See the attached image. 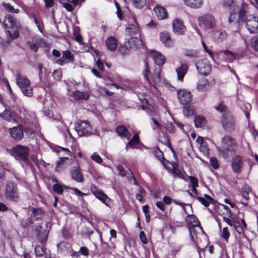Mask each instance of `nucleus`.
Wrapping results in <instances>:
<instances>
[{
  "label": "nucleus",
  "instance_id": "f257e3e1",
  "mask_svg": "<svg viewBox=\"0 0 258 258\" xmlns=\"http://www.w3.org/2000/svg\"><path fill=\"white\" fill-rule=\"evenodd\" d=\"M16 83L21 88L24 95L31 97L33 95V90L30 87V81L25 76L18 73L16 76Z\"/></svg>",
  "mask_w": 258,
  "mask_h": 258
},
{
  "label": "nucleus",
  "instance_id": "f03ea898",
  "mask_svg": "<svg viewBox=\"0 0 258 258\" xmlns=\"http://www.w3.org/2000/svg\"><path fill=\"white\" fill-rule=\"evenodd\" d=\"M7 151L16 159L28 162L29 149L27 147L15 146L12 150L8 149Z\"/></svg>",
  "mask_w": 258,
  "mask_h": 258
},
{
  "label": "nucleus",
  "instance_id": "7ed1b4c3",
  "mask_svg": "<svg viewBox=\"0 0 258 258\" xmlns=\"http://www.w3.org/2000/svg\"><path fill=\"white\" fill-rule=\"evenodd\" d=\"M75 129L79 136H88L92 133L90 123L86 120H78L75 123Z\"/></svg>",
  "mask_w": 258,
  "mask_h": 258
},
{
  "label": "nucleus",
  "instance_id": "20e7f679",
  "mask_svg": "<svg viewBox=\"0 0 258 258\" xmlns=\"http://www.w3.org/2000/svg\"><path fill=\"white\" fill-rule=\"evenodd\" d=\"M5 195L8 199L14 202H18L19 199L17 187L12 182H9L7 184Z\"/></svg>",
  "mask_w": 258,
  "mask_h": 258
},
{
  "label": "nucleus",
  "instance_id": "39448f33",
  "mask_svg": "<svg viewBox=\"0 0 258 258\" xmlns=\"http://www.w3.org/2000/svg\"><path fill=\"white\" fill-rule=\"evenodd\" d=\"M198 21L200 26L204 29L212 28L215 25L214 18L211 15H206L200 17Z\"/></svg>",
  "mask_w": 258,
  "mask_h": 258
},
{
  "label": "nucleus",
  "instance_id": "423d86ee",
  "mask_svg": "<svg viewBox=\"0 0 258 258\" xmlns=\"http://www.w3.org/2000/svg\"><path fill=\"white\" fill-rule=\"evenodd\" d=\"M245 26L250 33L254 34L258 32V18L249 16L245 21Z\"/></svg>",
  "mask_w": 258,
  "mask_h": 258
},
{
  "label": "nucleus",
  "instance_id": "0eeeda50",
  "mask_svg": "<svg viewBox=\"0 0 258 258\" xmlns=\"http://www.w3.org/2000/svg\"><path fill=\"white\" fill-rule=\"evenodd\" d=\"M196 68L199 72L204 76L208 75L211 71V65L206 59L199 60L196 63Z\"/></svg>",
  "mask_w": 258,
  "mask_h": 258
},
{
  "label": "nucleus",
  "instance_id": "6e6552de",
  "mask_svg": "<svg viewBox=\"0 0 258 258\" xmlns=\"http://www.w3.org/2000/svg\"><path fill=\"white\" fill-rule=\"evenodd\" d=\"M28 209L32 212L30 218L28 219L30 224H33L36 221L41 220L44 217V212L40 208L29 207Z\"/></svg>",
  "mask_w": 258,
  "mask_h": 258
},
{
  "label": "nucleus",
  "instance_id": "1a4fd4ad",
  "mask_svg": "<svg viewBox=\"0 0 258 258\" xmlns=\"http://www.w3.org/2000/svg\"><path fill=\"white\" fill-rule=\"evenodd\" d=\"M177 98L182 104H188L192 100V95L190 91L182 89L177 91Z\"/></svg>",
  "mask_w": 258,
  "mask_h": 258
},
{
  "label": "nucleus",
  "instance_id": "9d476101",
  "mask_svg": "<svg viewBox=\"0 0 258 258\" xmlns=\"http://www.w3.org/2000/svg\"><path fill=\"white\" fill-rule=\"evenodd\" d=\"M173 32L176 35H182L186 31V27L183 21L178 18L175 19L172 22Z\"/></svg>",
  "mask_w": 258,
  "mask_h": 258
},
{
  "label": "nucleus",
  "instance_id": "9b49d317",
  "mask_svg": "<svg viewBox=\"0 0 258 258\" xmlns=\"http://www.w3.org/2000/svg\"><path fill=\"white\" fill-rule=\"evenodd\" d=\"M222 121L223 126L226 130L231 131L233 130L235 124L234 119L230 112L224 115Z\"/></svg>",
  "mask_w": 258,
  "mask_h": 258
},
{
  "label": "nucleus",
  "instance_id": "f8f14e48",
  "mask_svg": "<svg viewBox=\"0 0 258 258\" xmlns=\"http://www.w3.org/2000/svg\"><path fill=\"white\" fill-rule=\"evenodd\" d=\"M91 190L96 198L100 200L106 205L108 206V202L110 199L101 190L99 189L95 185H93L91 187Z\"/></svg>",
  "mask_w": 258,
  "mask_h": 258
},
{
  "label": "nucleus",
  "instance_id": "ddd939ff",
  "mask_svg": "<svg viewBox=\"0 0 258 258\" xmlns=\"http://www.w3.org/2000/svg\"><path fill=\"white\" fill-rule=\"evenodd\" d=\"M243 166L242 158L240 156H236L232 158L231 163V168L235 173H240L241 171Z\"/></svg>",
  "mask_w": 258,
  "mask_h": 258
},
{
  "label": "nucleus",
  "instance_id": "4468645a",
  "mask_svg": "<svg viewBox=\"0 0 258 258\" xmlns=\"http://www.w3.org/2000/svg\"><path fill=\"white\" fill-rule=\"evenodd\" d=\"M228 27L233 28L235 31L239 29V22L237 18V15L235 12H231L228 19Z\"/></svg>",
  "mask_w": 258,
  "mask_h": 258
},
{
  "label": "nucleus",
  "instance_id": "2eb2a0df",
  "mask_svg": "<svg viewBox=\"0 0 258 258\" xmlns=\"http://www.w3.org/2000/svg\"><path fill=\"white\" fill-rule=\"evenodd\" d=\"M217 149L219 155L224 158H227L234 151L233 146H218Z\"/></svg>",
  "mask_w": 258,
  "mask_h": 258
},
{
  "label": "nucleus",
  "instance_id": "dca6fc26",
  "mask_svg": "<svg viewBox=\"0 0 258 258\" xmlns=\"http://www.w3.org/2000/svg\"><path fill=\"white\" fill-rule=\"evenodd\" d=\"M71 178L78 182L84 181V177L79 168L77 167H72L70 170Z\"/></svg>",
  "mask_w": 258,
  "mask_h": 258
},
{
  "label": "nucleus",
  "instance_id": "f3484780",
  "mask_svg": "<svg viewBox=\"0 0 258 258\" xmlns=\"http://www.w3.org/2000/svg\"><path fill=\"white\" fill-rule=\"evenodd\" d=\"M162 44L167 48H171L174 46V41L168 32H162Z\"/></svg>",
  "mask_w": 258,
  "mask_h": 258
},
{
  "label": "nucleus",
  "instance_id": "a211bd4d",
  "mask_svg": "<svg viewBox=\"0 0 258 258\" xmlns=\"http://www.w3.org/2000/svg\"><path fill=\"white\" fill-rule=\"evenodd\" d=\"M116 132L122 139L128 140L131 137V133L127 128L123 125H118L116 127Z\"/></svg>",
  "mask_w": 258,
  "mask_h": 258
},
{
  "label": "nucleus",
  "instance_id": "6ab92c4d",
  "mask_svg": "<svg viewBox=\"0 0 258 258\" xmlns=\"http://www.w3.org/2000/svg\"><path fill=\"white\" fill-rule=\"evenodd\" d=\"M10 134L14 139L20 140L23 137V131L21 126L14 127L10 130Z\"/></svg>",
  "mask_w": 258,
  "mask_h": 258
},
{
  "label": "nucleus",
  "instance_id": "aec40b11",
  "mask_svg": "<svg viewBox=\"0 0 258 258\" xmlns=\"http://www.w3.org/2000/svg\"><path fill=\"white\" fill-rule=\"evenodd\" d=\"M4 23L5 27L7 28L17 29L19 27L15 19L11 15H8L6 17Z\"/></svg>",
  "mask_w": 258,
  "mask_h": 258
},
{
  "label": "nucleus",
  "instance_id": "412c9836",
  "mask_svg": "<svg viewBox=\"0 0 258 258\" xmlns=\"http://www.w3.org/2000/svg\"><path fill=\"white\" fill-rule=\"evenodd\" d=\"M126 32L131 36L137 35L139 32L138 24L136 20H133V23L129 24L126 28Z\"/></svg>",
  "mask_w": 258,
  "mask_h": 258
},
{
  "label": "nucleus",
  "instance_id": "4be33fe9",
  "mask_svg": "<svg viewBox=\"0 0 258 258\" xmlns=\"http://www.w3.org/2000/svg\"><path fill=\"white\" fill-rule=\"evenodd\" d=\"M209 87V82L207 79L204 78L200 80L197 85L198 90L201 92H205L207 91Z\"/></svg>",
  "mask_w": 258,
  "mask_h": 258
},
{
  "label": "nucleus",
  "instance_id": "5701e85b",
  "mask_svg": "<svg viewBox=\"0 0 258 258\" xmlns=\"http://www.w3.org/2000/svg\"><path fill=\"white\" fill-rule=\"evenodd\" d=\"M89 94L87 92H81L77 90L72 93V97L77 100H86L89 98Z\"/></svg>",
  "mask_w": 258,
  "mask_h": 258
},
{
  "label": "nucleus",
  "instance_id": "b1692460",
  "mask_svg": "<svg viewBox=\"0 0 258 258\" xmlns=\"http://www.w3.org/2000/svg\"><path fill=\"white\" fill-rule=\"evenodd\" d=\"M188 66L186 64H182L180 67L176 69L178 80L182 81L183 78L187 73Z\"/></svg>",
  "mask_w": 258,
  "mask_h": 258
},
{
  "label": "nucleus",
  "instance_id": "393cba45",
  "mask_svg": "<svg viewBox=\"0 0 258 258\" xmlns=\"http://www.w3.org/2000/svg\"><path fill=\"white\" fill-rule=\"evenodd\" d=\"M189 231L190 236L191 240L194 242H196L195 236H196L198 233L202 232L203 229L199 225L198 226H189Z\"/></svg>",
  "mask_w": 258,
  "mask_h": 258
},
{
  "label": "nucleus",
  "instance_id": "a878e982",
  "mask_svg": "<svg viewBox=\"0 0 258 258\" xmlns=\"http://www.w3.org/2000/svg\"><path fill=\"white\" fill-rule=\"evenodd\" d=\"M213 38L217 41H221L226 39L227 35L225 31L218 30L213 33Z\"/></svg>",
  "mask_w": 258,
  "mask_h": 258
},
{
  "label": "nucleus",
  "instance_id": "bb28decb",
  "mask_svg": "<svg viewBox=\"0 0 258 258\" xmlns=\"http://www.w3.org/2000/svg\"><path fill=\"white\" fill-rule=\"evenodd\" d=\"M106 45L108 50L114 51L117 46V40L113 37H109L106 40Z\"/></svg>",
  "mask_w": 258,
  "mask_h": 258
},
{
  "label": "nucleus",
  "instance_id": "cd10ccee",
  "mask_svg": "<svg viewBox=\"0 0 258 258\" xmlns=\"http://www.w3.org/2000/svg\"><path fill=\"white\" fill-rule=\"evenodd\" d=\"M131 44L130 42L125 41L123 45L120 46L118 47V52L122 55L128 54L130 53V49H132Z\"/></svg>",
  "mask_w": 258,
  "mask_h": 258
},
{
  "label": "nucleus",
  "instance_id": "c85d7f7f",
  "mask_svg": "<svg viewBox=\"0 0 258 258\" xmlns=\"http://www.w3.org/2000/svg\"><path fill=\"white\" fill-rule=\"evenodd\" d=\"M184 2L187 6L194 9L200 8L203 4L202 0H184Z\"/></svg>",
  "mask_w": 258,
  "mask_h": 258
},
{
  "label": "nucleus",
  "instance_id": "c756f323",
  "mask_svg": "<svg viewBox=\"0 0 258 258\" xmlns=\"http://www.w3.org/2000/svg\"><path fill=\"white\" fill-rule=\"evenodd\" d=\"M186 223L189 226H198L200 225V222L198 219L194 215H188L185 219Z\"/></svg>",
  "mask_w": 258,
  "mask_h": 258
},
{
  "label": "nucleus",
  "instance_id": "7c9ffc66",
  "mask_svg": "<svg viewBox=\"0 0 258 258\" xmlns=\"http://www.w3.org/2000/svg\"><path fill=\"white\" fill-rule=\"evenodd\" d=\"M41 227H40L37 228L36 231H37V237L39 240L41 244L45 243L47 240V234L46 232V231H41Z\"/></svg>",
  "mask_w": 258,
  "mask_h": 258
},
{
  "label": "nucleus",
  "instance_id": "2f4dec72",
  "mask_svg": "<svg viewBox=\"0 0 258 258\" xmlns=\"http://www.w3.org/2000/svg\"><path fill=\"white\" fill-rule=\"evenodd\" d=\"M127 41L130 42L132 48H137L142 45V42L141 39L137 37H133Z\"/></svg>",
  "mask_w": 258,
  "mask_h": 258
},
{
  "label": "nucleus",
  "instance_id": "473e14b6",
  "mask_svg": "<svg viewBox=\"0 0 258 258\" xmlns=\"http://www.w3.org/2000/svg\"><path fill=\"white\" fill-rule=\"evenodd\" d=\"M194 122L196 127L201 128L206 124V120L204 117L198 115L195 116Z\"/></svg>",
  "mask_w": 258,
  "mask_h": 258
},
{
  "label": "nucleus",
  "instance_id": "72a5a7b5",
  "mask_svg": "<svg viewBox=\"0 0 258 258\" xmlns=\"http://www.w3.org/2000/svg\"><path fill=\"white\" fill-rule=\"evenodd\" d=\"M150 56L154 59V61L160 67L161 64V55L159 52L151 50L150 52Z\"/></svg>",
  "mask_w": 258,
  "mask_h": 258
},
{
  "label": "nucleus",
  "instance_id": "f704fd0d",
  "mask_svg": "<svg viewBox=\"0 0 258 258\" xmlns=\"http://www.w3.org/2000/svg\"><path fill=\"white\" fill-rule=\"evenodd\" d=\"M248 13L244 7L240 8L239 15H238V20L245 23L247 20V18L249 15H248Z\"/></svg>",
  "mask_w": 258,
  "mask_h": 258
},
{
  "label": "nucleus",
  "instance_id": "c9c22d12",
  "mask_svg": "<svg viewBox=\"0 0 258 258\" xmlns=\"http://www.w3.org/2000/svg\"><path fill=\"white\" fill-rule=\"evenodd\" d=\"M162 165L168 170L172 171L176 165L170 162H169L166 159L162 157Z\"/></svg>",
  "mask_w": 258,
  "mask_h": 258
},
{
  "label": "nucleus",
  "instance_id": "e433bc0d",
  "mask_svg": "<svg viewBox=\"0 0 258 258\" xmlns=\"http://www.w3.org/2000/svg\"><path fill=\"white\" fill-rule=\"evenodd\" d=\"M221 143L225 145H234L235 144L234 140L228 136H226L222 138Z\"/></svg>",
  "mask_w": 258,
  "mask_h": 258
},
{
  "label": "nucleus",
  "instance_id": "4c0bfd02",
  "mask_svg": "<svg viewBox=\"0 0 258 258\" xmlns=\"http://www.w3.org/2000/svg\"><path fill=\"white\" fill-rule=\"evenodd\" d=\"M2 6L4 7L5 10H6L7 11L13 13H16L17 14L19 12V10L18 9H15L11 4H7L5 2H3L2 3Z\"/></svg>",
  "mask_w": 258,
  "mask_h": 258
},
{
  "label": "nucleus",
  "instance_id": "58836bf2",
  "mask_svg": "<svg viewBox=\"0 0 258 258\" xmlns=\"http://www.w3.org/2000/svg\"><path fill=\"white\" fill-rule=\"evenodd\" d=\"M133 6L138 9L143 8L146 4V0H132Z\"/></svg>",
  "mask_w": 258,
  "mask_h": 258
},
{
  "label": "nucleus",
  "instance_id": "ea45409f",
  "mask_svg": "<svg viewBox=\"0 0 258 258\" xmlns=\"http://www.w3.org/2000/svg\"><path fill=\"white\" fill-rule=\"evenodd\" d=\"M250 45L254 50L258 51V35L252 37L250 41Z\"/></svg>",
  "mask_w": 258,
  "mask_h": 258
},
{
  "label": "nucleus",
  "instance_id": "a19ab883",
  "mask_svg": "<svg viewBox=\"0 0 258 258\" xmlns=\"http://www.w3.org/2000/svg\"><path fill=\"white\" fill-rule=\"evenodd\" d=\"M0 116L8 121H11L14 120L12 116L11 111L7 109L5 110L4 112L0 115Z\"/></svg>",
  "mask_w": 258,
  "mask_h": 258
},
{
  "label": "nucleus",
  "instance_id": "79ce46f5",
  "mask_svg": "<svg viewBox=\"0 0 258 258\" xmlns=\"http://www.w3.org/2000/svg\"><path fill=\"white\" fill-rule=\"evenodd\" d=\"M222 5L225 9H234L235 7L233 0H223Z\"/></svg>",
  "mask_w": 258,
  "mask_h": 258
},
{
  "label": "nucleus",
  "instance_id": "37998d69",
  "mask_svg": "<svg viewBox=\"0 0 258 258\" xmlns=\"http://www.w3.org/2000/svg\"><path fill=\"white\" fill-rule=\"evenodd\" d=\"M62 57L67 59L69 62L74 61V55L69 50H66L62 52Z\"/></svg>",
  "mask_w": 258,
  "mask_h": 258
},
{
  "label": "nucleus",
  "instance_id": "c03bdc74",
  "mask_svg": "<svg viewBox=\"0 0 258 258\" xmlns=\"http://www.w3.org/2000/svg\"><path fill=\"white\" fill-rule=\"evenodd\" d=\"M7 33L9 36V39L10 41H12L19 37V33L17 30V29L12 32L11 30H7Z\"/></svg>",
  "mask_w": 258,
  "mask_h": 258
},
{
  "label": "nucleus",
  "instance_id": "a18cd8bd",
  "mask_svg": "<svg viewBox=\"0 0 258 258\" xmlns=\"http://www.w3.org/2000/svg\"><path fill=\"white\" fill-rule=\"evenodd\" d=\"M34 251L37 256H42L45 252V249L40 245H36L34 248Z\"/></svg>",
  "mask_w": 258,
  "mask_h": 258
},
{
  "label": "nucleus",
  "instance_id": "49530a36",
  "mask_svg": "<svg viewBox=\"0 0 258 258\" xmlns=\"http://www.w3.org/2000/svg\"><path fill=\"white\" fill-rule=\"evenodd\" d=\"M127 171L128 175L127 176V178L129 180L131 183L134 184L135 185H137V181L133 175V174L132 171L130 169H127Z\"/></svg>",
  "mask_w": 258,
  "mask_h": 258
},
{
  "label": "nucleus",
  "instance_id": "de8ad7c7",
  "mask_svg": "<svg viewBox=\"0 0 258 258\" xmlns=\"http://www.w3.org/2000/svg\"><path fill=\"white\" fill-rule=\"evenodd\" d=\"M163 86L165 88V89L171 92H173L175 90V87L171 85L167 82V80L165 79L162 81V87Z\"/></svg>",
  "mask_w": 258,
  "mask_h": 258
},
{
  "label": "nucleus",
  "instance_id": "09e8293b",
  "mask_svg": "<svg viewBox=\"0 0 258 258\" xmlns=\"http://www.w3.org/2000/svg\"><path fill=\"white\" fill-rule=\"evenodd\" d=\"M53 189L55 192L60 195L62 194L63 191V186L58 183L53 184Z\"/></svg>",
  "mask_w": 258,
  "mask_h": 258
},
{
  "label": "nucleus",
  "instance_id": "8fccbe9b",
  "mask_svg": "<svg viewBox=\"0 0 258 258\" xmlns=\"http://www.w3.org/2000/svg\"><path fill=\"white\" fill-rule=\"evenodd\" d=\"M249 189L247 186L243 187L242 189L241 195L243 199L245 200L246 201L248 200L249 199Z\"/></svg>",
  "mask_w": 258,
  "mask_h": 258
},
{
  "label": "nucleus",
  "instance_id": "3c124183",
  "mask_svg": "<svg viewBox=\"0 0 258 258\" xmlns=\"http://www.w3.org/2000/svg\"><path fill=\"white\" fill-rule=\"evenodd\" d=\"M139 192L136 195V198L140 202L143 203V197L146 195V191L143 189H140Z\"/></svg>",
  "mask_w": 258,
  "mask_h": 258
},
{
  "label": "nucleus",
  "instance_id": "603ef678",
  "mask_svg": "<svg viewBox=\"0 0 258 258\" xmlns=\"http://www.w3.org/2000/svg\"><path fill=\"white\" fill-rule=\"evenodd\" d=\"M117 169L118 171V173L120 176H121L122 177H127L128 175L127 169L125 170L124 168L121 165L117 166Z\"/></svg>",
  "mask_w": 258,
  "mask_h": 258
},
{
  "label": "nucleus",
  "instance_id": "864d4df0",
  "mask_svg": "<svg viewBox=\"0 0 258 258\" xmlns=\"http://www.w3.org/2000/svg\"><path fill=\"white\" fill-rule=\"evenodd\" d=\"M230 236L229 232L227 227L223 228L221 231V236L224 238L226 241H228L229 237Z\"/></svg>",
  "mask_w": 258,
  "mask_h": 258
},
{
  "label": "nucleus",
  "instance_id": "5fc2aeb1",
  "mask_svg": "<svg viewBox=\"0 0 258 258\" xmlns=\"http://www.w3.org/2000/svg\"><path fill=\"white\" fill-rule=\"evenodd\" d=\"M145 70L143 72V75L144 78V79L147 81V82H149V78H148V74L149 73V67L148 66V63L145 61Z\"/></svg>",
  "mask_w": 258,
  "mask_h": 258
},
{
  "label": "nucleus",
  "instance_id": "6e6d98bb",
  "mask_svg": "<svg viewBox=\"0 0 258 258\" xmlns=\"http://www.w3.org/2000/svg\"><path fill=\"white\" fill-rule=\"evenodd\" d=\"M140 141L139 137L137 134H135L132 139L129 141L128 145H136L138 144Z\"/></svg>",
  "mask_w": 258,
  "mask_h": 258
},
{
  "label": "nucleus",
  "instance_id": "4d7b16f0",
  "mask_svg": "<svg viewBox=\"0 0 258 258\" xmlns=\"http://www.w3.org/2000/svg\"><path fill=\"white\" fill-rule=\"evenodd\" d=\"M183 114L186 117H188L193 114V110L189 106L184 107L183 110Z\"/></svg>",
  "mask_w": 258,
  "mask_h": 258
},
{
  "label": "nucleus",
  "instance_id": "13d9d810",
  "mask_svg": "<svg viewBox=\"0 0 258 258\" xmlns=\"http://www.w3.org/2000/svg\"><path fill=\"white\" fill-rule=\"evenodd\" d=\"M215 109L220 112H226L227 113V107L226 106H225L222 103H219L217 106L215 107Z\"/></svg>",
  "mask_w": 258,
  "mask_h": 258
},
{
  "label": "nucleus",
  "instance_id": "bf43d9fd",
  "mask_svg": "<svg viewBox=\"0 0 258 258\" xmlns=\"http://www.w3.org/2000/svg\"><path fill=\"white\" fill-rule=\"evenodd\" d=\"M172 172L175 177H178L179 178L183 179L184 175L180 172V171L177 169L176 166L172 170Z\"/></svg>",
  "mask_w": 258,
  "mask_h": 258
},
{
  "label": "nucleus",
  "instance_id": "052dcab7",
  "mask_svg": "<svg viewBox=\"0 0 258 258\" xmlns=\"http://www.w3.org/2000/svg\"><path fill=\"white\" fill-rule=\"evenodd\" d=\"M27 45L30 47L31 50L34 52H37L39 48L37 44L32 43L29 41L27 42Z\"/></svg>",
  "mask_w": 258,
  "mask_h": 258
},
{
  "label": "nucleus",
  "instance_id": "680f3d73",
  "mask_svg": "<svg viewBox=\"0 0 258 258\" xmlns=\"http://www.w3.org/2000/svg\"><path fill=\"white\" fill-rule=\"evenodd\" d=\"M210 164L214 169H217L219 167L218 160L214 157H212L210 160Z\"/></svg>",
  "mask_w": 258,
  "mask_h": 258
},
{
  "label": "nucleus",
  "instance_id": "e2e57ef3",
  "mask_svg": "<svg viewBox=\"0 0 258 258\" xmlns=\"http://www.w3.org/2000/svg\"><path fill=\"white\" fill-rule=\"evenodd\" d=\"M91 159L96 162L98 163H101L102 162V160L97 154L94 153L91 156Z\"/></svg>",
  "mask_w": 258,
  "mask_h": 258
},
{
  "label": "nucleus",
  "instance_id": "0e129e2a",
  "mask_svg": "<svg viewBox=\"0 0 258 258\" xmlns=\"http://www.w3.org/2000/svg\"><path fill=\"white\" fill-rule=\"evenodd\" d=\"M183 226V223L181 222H174L169 224L170 228L174 230L175 227H180Z\"/></svg>",
  "mask_w": 258,
  "mask_h": 258
},
{
  "label": "nucleus",
  "instance_id": "69168bd1",
  "mask_svg": "<svg viewBox=\"0 0 258 258\" xmlns=\"http://www.w3.org/2000/svg\"><path fill=\"white\" fill-rule=\"evenodd\" d=\"M52 75L54 79L59 80L61 78V72L59 71L55 70L53 72Z\"/></svg>",
  "mask_w": 258,
  "mask_h": 258
},
{
  "label": "nucleus",
  "instance_id": "338daca9",
  "mask_svg": "<svg viewBox=\"0 0 258 258\" xmlns=\"http://www.w3.org/2000/svg\"><path fill=\"white\" fill-rule=\"evenodd\" d=\"M161 153V151L160 150V149L158 147H156L155 148V150H154V154L155 156L159 159V160L161 161V159L160 158V156H161L160 154Z\"/></svg>",
  "mask_w": 258,
  "mask_h": 258
},
{
  "label": "nucleus",
  "instance_id": "774afa93",
  "mask_svg": "<svg viewBox=\"0 0 258 258\" xmlns=\"http://www.w3.org/2000/svg\"><path fill=\"white\" fill-rule=\"evenodd\" d=\"M63 6L69 12H72L74 10L73 6L69 2L63 3Z\"/></svg>",
  "mask_w": 258,
  "mask_h": 258
}]
</instances>
